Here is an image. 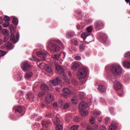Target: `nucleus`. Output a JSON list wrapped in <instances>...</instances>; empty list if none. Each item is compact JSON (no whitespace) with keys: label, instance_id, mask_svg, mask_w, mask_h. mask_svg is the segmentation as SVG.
I'll list each match as a JSON object with an SVG mask.
<instances>
[{"label":"nucleus","instance_id":"37","mask_svg":"<svg viewBox=\"0 0 130 130\" xmlns=\"http://www.w3.org/2000/svg\"><path fill=\"white\" fill-rule=\"evenodd\" d=\"M109 121H110V118L106 117L105 119V124H108Z\"/></svg>","mask_w":130,"mask_h":130},{"label":"nucleus","instance_id":"9","mask_svg":"<svg viewBox=\"0 0 130 130\" xmlns=\"http://www.w3.org/2000/svg\"><path fill=\"white\" fill-rule=\"evenodd\" d=\"M87 107H88V104H87L86 102H82L79 104V108L80 111H83V110H85Z\"/></svg>","mask_w":130,"mask_h":130},{"label":"nucleus","instance_id":"50","mask_svg":"<svg viewBox=\"0 0 130 130\" xmlns=\"http://www.w3.org/2000/svg\"><path fill=\"white\" fill-rule=\"evenodd\" d=\"M75 121H76V122H78V121H80V118H79L78 117H75Z\"/></svg>","mask_w":130,"mask_h":130},{"label":"nucleus","instance_id":"40","mask_svg":"<svg viewBox=\"0 0 130 130\" xmlns=\"http://www.w3.org/2000/svg\"><path fill=\"white\" fill-rule=\"evenodd\" d=\"M4 20L6 22H9V21H10V17L8 16H5L4 18Z\"/></svg>","mask_w":130,"mask_h":130},{"label":"nucleus","instance_id":"55","mask_svg":"<svg viewBox=\"0 0 130 130\" xmlns=\"http://www.w3.org/2000/svg\"><path fill=\"white\" fill-rule=\"evenodd\" d=\"M48 116L49 117H52V116H53V114L52 113H50L49 115H48Z\"/></svg>","mask_w":130,"mask_h":130},{"label":"nucleus","instance_id":"19","mask_svg":"<svg viewBox=\"0 0 130 130\" xmlns=\"http://www.w3.org/2000/svg\"><path fill=\"white\" fill-rule=\"evenodd\" d=\"M123 66L126 69H130V62L125 61L123 62Z\"/></svg>","mask_w":130,"mask_h":130},{"label":"nucleus","instance_id":"44","mask_svg":"<svg viewBox=\"0 0 130 130\" xmlns=\"http://www.w3.org/2000/svg\"><path fill=\"white\" fill-rule=\"evenodd\" d=\"M9 25H10V23L8 22H6L3 24V27H4V28H6V27H8Z\"/></svg>","mask_w":130,"mask_h":130},{"label":"nucleus","instance_id":"26","mask_svg":"<svg viewBox=\"0 0 130 130\" xmlns=\"http://www.w3.org/2000/svg\"><path fill=\"white\" fill-rule=\"evenodd\" d=\"M71 101L72 103H73V104H74L75 105L78 104V100L77 99L76 97H74L73 98H72Z\"/></svg>","mask_w":130,"mask_h":130},{"label":"nucleus","instance_id":"46","mask_svg":"<svg viewBox=\"0 0 130 130\" xmlns=\"http://www.w3.org/2000/svg\"><path fill=\"white\" fill-rule=\"evenodd\" d=\"M2 33L4 35H6V34L8 35V30L6 29H4L2 30Z\"/></svg>","mask_w":130,"mask_h":130},{"label":"nucleus","instance_id":"17","mask_svg":"<svg viewBox=\"0 0 130 130\" xmlns=\"http://www.w3.org/2000/svg\"><path fill=\"white\" fill-rule=\"evenodd\" d=\"M80 68V64L78 63H74L71 67V70L72 71H77L78 69H79Z\"/></svg>","mask_w":130,"mask_h":130},{"label":"nucleus","instance_id":"36","mask_svg":"<svg viewBox=\"0 0 130 130\" xmlns=\"http://www.w3.org/2000/svg\"><path fill=\"white\" fill-rule=\"evenodd\" d=\"M10 38V35H9V34L7 35L4 39V42H7V41H8V40H9V38Z\"/></svg>","mask_w":130,"mask_h":130},{"label":"nucleus","instance_id":"2","mask_svg":"<svg viewBox=\"0 0 130 130\" xmlns=\"http://www.w3.org/2000/svg\"><path fill=\"white\" fill-rule=\"evenodd\" d=\"M55 66L56 71L61 74L60 76L63 81L67 83V84H70V80H69V78H68V77H67V74L64 73V70L62 67L60 66L58 64H55Z\"/></svg>","mask_w":130,"mask_h":130},{"label":"nucleus","instance_id":"1","mask_svg":"<svg viewBox=\"0 0 130 130\" xmlns=\"http://www.w3.org/2000/svg\"><path fill=\"white\" fill-rule=\"evenodd\" d=\"M87 72L88 69L86 68H81L78 71L77 77L82 84H85L86 81L85 78L87 76Z\"/></svg>","mask_w":130,"mask_h":130},{"label":"nucleus","instance_id":"15","mask_svg":"<svg viewBox=\"0 0 130 130\" xmlns=\"http://www.w3.org/2000/svg\"><path fill=\"white\" fill-rule=\"evenodd\" d=\"M117 126V122L113 121L109 127V130H116Z\"/></svg>","mask_w":130,"mask_h":130},{"label":"nucleus","instance_id":"38","mask_svg":"<svg viewBox=\"0 0 130 130\" xmlns=\"http://www.w3.org/2000/svg\"><path fill=\"white\" fill-rule=\"evenodd\" d=\"M58 104L60 106V108L62 105H63V101L62 100H60L58 102Z\"/></svg>","mask_w":130,"mask_h":130},{"label":"nucleus","instance_id":"43","mask_svg":"<svg viewBox=\"0 0 130 130\" xmlns=\"http://www.w3.org/2000/svg\"><path fill=\"white\" fill-rule=\"evenodd\" d=\"M54 59H58L60 57V55H54L52 56Z\"/></svg>","mask_w":130,"mask_h":130},{"label":"nucleus","instance_id":"57","mask_svg":"<svg viewBox=\"0 0 130 130\" xmlns=\"http://www.w3.org/2000/svg\"><path fill=\"white\" fill-rule=\"evenodd\" d=\"M77 28L78 30H80V29H81V26H80V25H77Z\"/></svg>","mask_w":130,"mask_h":130},{"label":"nucleus","instance_id":"35","mask_svg":"<svg viewBox=\"0 0 130 130\" xmlns=\"http://www.w3.org/2000/svg\"><path fill=\"white\" fill-rule=\"evenodd\" d=\"M53 107L55 108H60V106L58 104V103L55 102L53 104Z\"/></svg>","mask_w":130,"mask_h":130},{"label":"nucleus","instance_id":"58","mask_svg":"<svg viewBox=\"0 0 130 130\" xmlns=\"http://www.w3.org/2000/svg\"><path fill=\"white\" fill-rule=\"evenodd\" d=\"M3 43L4 41H3V40L0 39V45H2V44H3Z\"/></svg>","mask_w":130,"mask_h":130},{"label":"nucleus","instance_id":"7","mask_svg":"<svg viewBox=\"0 0 130 130\" xmlns=\"http://www.w3.org/2000/svg\"><path fill=\"white\" fill-rule=\"evenodd\" d=\"M52 120H54V122L56 124V130L63 129V126L59 124L60 123V121H59V119H58V118H57L56 116H55V119L52 118Z\"/></svg>","mask_w":130,"mask_h":130},{"label":"nucleus","instance_id":"14","mask_svg":"<svg viewBox=\"0 0 130 130\" xmlns=\"http://www.w3.org/2000/svg\"><path fill=\"white\" fill-rule=\"evenodd\" d=\"M10 40L11 41L13 42V43H16V42H18V41H19V36L18 37L17 36V38H16L14 34H11Z\"/></svg>","mask_w":130,"mask_h":130},{"label":"nucleus","instance_id":"27","mask_svg":"<svg viewBox=\"0 0 130 130\" xmlns=\"http://www.w3.org/2000/svg\"><path fill=\"white\" fill-rule=\"evenodd\" d=\"M12 23H13V24H14V25H15V26H17V25H18V24L19 23L18 19L16 18L15 17H14L13 20L12 21Z\"/></svg>","mask_w":130,"mask_h":130},{"label":"nucleus","instance_id":"30","mask_svg":"<svg viewBox=\"0 0 130 130\" xmlns=\"http://www.w3.org/2000/svg\"><path fill=\"white\" fill-rule=\"evenodd\" d=\"M9 29H10L11 34L15 33V28H14V26L10 25H9Z\"/></svg>","mask_w":130,"mask_h":130},{"label":"nucleus","instance_id":"62","mask_svg":"<svg viewBox=\"0 0 130 130\" xmlns=\"http://www.w3.org/2000/svg\"><path fill=\"white\" fill-rule=\"evenodd\" d=\"M86 56H90V53H86Z\"/></svg>","mask_w":130,"mask_h":130},{"label":"nucleus","instance_id":"28","mask_svg":"<svg viewBox=\"0 0 130 130\" xmlns=\"http://www.w3.org/2000/svg\"><path fill=\"white\" fill-rule=\"evenodd\" d=\"M32 75L33 74L31 73V72H28L25 74V78L26 79H30V78L32 77Z\"/></svg>","mask_w":130,"mask_h":130},{"label":"nucleus","instance_id":"21","mask_svg":"<svg viewBox=\"0 0 130 130\" xmlns=\"http://www.w3.org/2000/svg\"><path fill=\"white\" fill-rule=\"evenodd\" d=\"M72 114L70 113V114H67L65 116V118L67 122H69V120H71V119H72Z\"/></svg>","mask_w":130,"mask_h":130},{"label":"nucleus","instance_id":"12","mask_svg":"<svg viewBox=\"0 0 130 130\" xmlns=\"http://www.w3.org/2000/svg\"><path fill=\"white\" fill-rule=\"evenodd\" d=\"M122 86L119 81H115L114 83V88L115 90H120Z\"/></svg>","mask_w":130,"mask_h":130},{"label":"nucleus","instance_id":"41","mask_svg":"<svg viewBox=\"0 0 130 130\" xmlns=\"http://www.w3.org/2000/svg\"><path fill=\"white\" fill-rule=\"evenodd\" d=\"M7 54L5 51L0 50V56H4Z\"/></svg>","mask_w":130,"mask_h":130},{"label":"nucleus","instance_id":"16","mask_svg":"<svg viewBox=\"0 0 130 130\" xmlns=\"http://www.w3.org/2000/svg\"><path fill=\"white\" fill-rule=\"evenodd\" d=\"M53 100V95L51 94H48L46 98V103L48 104H49Z\"/></svg>","mask_w":130,"mask_h":130},{"label":"nucleus","instance_id":"29","mask_svg":"<svg viewBox=\"0 0 130 130\" xmlns=\"http://www.w3.org/2000/svg\"><path fill=\"white\" fill-rule=\"evenodd\" d=\"M75 36V34L73 32H68L67 34V38H71V37H74Z\"/></svg>","mask_w":130,"mask_h":130},{"label":"nucleus","instance_id":"54","mask_svg":"<svg viewBox=\"0 0 130 130\" xmlns=\"http://www.w3.org/2000/svg\"><path fill=\"white\" fill-rule=\"evenodd\" d=\"M75 45H76V46H78V45H79V42H78V41H75Z\"/></svg>","mask_w":130,"mask_h":130},{"label":"nucleus","instance_id":"42","mask_svg":"<svg viewBox=\"0 0 130 130\" xmlns=\"http://www.w3.org/2000/svg\"><path fill=\"white\" fill-rule=\"evenodd\" d=\"M70 107V105L68 103H66L64 105L63 107V109H68Z\"/></svg>","mask_w":130,"mask_h":130},{"label":"nucleus","instance_id":"53","mask_svg":"<svg viewBox=\"0 0 130 130\" xmlns=\"http://www.w3.org/2000/svg\"><path fill=\"white\" fill-rule=\"evenodd\" d=\"M95 128H92L91 127H88L86 129V130H94Z\"/></svg>","mask_w":130,"mask_h":130},{"label":"nucleus","instance_id":"24","mask_svg":"<svg viewBox=\"0 0 130 130\" xmlns=\"http://www.w3.org/2000/svg\"><path fill=\"white\" fill-rule=\"evenodd\" d=\"M80 114L82 116H87L89 114V112L87 110L80 111Z\"/></svg>","mask_w":130,"mask_h":130},{"label":"nucleus","instance_id":"52","mask_svg":"<svg viewBox=\"0 0 130 130\" xmlns=\"http://www.w3.org/2000/svg\"><path fill=\"white\" fill-rule=\"evenodd\" d=\"M71 81L72 83H74V84H76L77 83V81H76V79L74 78H72Z\"/></svg>","mask_w":130,"mask_h":130},{"label":"nucleus","instance_id":"45","mask_svg":"<svg viewBox=\"0 0 130 130\" xmlns=\"http://www.w3.org/2000/svg\"><path fill=\"white\" fill-rule=\"evenodd\" d=\"M90 122L91 123V124H94L95 123V120L94 119V118L91 117L90 120Z\"/></svg>","mask_w":130,"mask_h":130},{"label":"nucleus","instance_id":"60","mask_svg":"<svg viewBox=\"0 0 130 130\" xmlns=\"http://www.w3.org/2000/svg\"><path fill=\"white\" fill-rule=\"evenodd\" d=\"M125 2H126L127 4L130 2V0H125Z\"/></svg>","mask_w":130,"mask_h":130},{"label":"nucleus","instance_id":"6","mask_svg":"<svg viewBox=\"0 0 130 130\" xmlns=\"http://www.w3.org/2000/svg\"><path fill=\"white\" fill-rule=\"evenodd\" d=\"M92 26H89L87 28V32H83L82 35L81 37L83 38V40H85L86 38L88 37V36H90L91 34H92Z\"/></svg>","mask_w":130,"mask_h":130},{"label":"nucleus","instance_id":"18","mask_svg":"<svg viewBox=\"0 0 130 130\" xmlns=\"http://www.w3.org/2000/svg\"><path fill=\"white\" fill-rule=\"evenodd\" d=\"M43 126H45V127H48L50 125H51V123L49 121H44L42 122Z\"/></svg>","mask_w":130,"mask_h":130},{"label":"nucleus","instance_id":"63","mask_svg":"<svg viewBox=\"0 0 130 130\" xmlns=\"http://www.w3.org/2000/svg\"><path fill=\"white\" fill-rule=\"evenodd\" d=\"M56 91H57L58 92H59V89H58V88H56Z\"/></svg>","mask_w":130,"mask_h":130},{"label":"nucleus","instance_id":"39","mask_svg":"<svg viewBox=\"0 0 130 130\" xmlns=\"http://www.w3.org/2000/svg\"><path fill=\"white\" fill-rule=\"evenodd\" d=\"M44 95H45V92L44 91H41L38 93V97H42Z\"/></svg>","mask_w":130,"mask_h":130},{"label":"nucleus","instance_id":"10","mask_svg":"<svg viewBox=\"0 0 130 130\" xmlns=\"http://www.w3.org/2000/svg\"><path fill=\"white\" fill-rule=\"evenodd\" d=\"M22 70L23 71H28V70H29V69H30V65H29V64L28 63V62L27 61H24L23 62H22L21 63V66Z\"/></svg>","mask_w":130,"mask_h":130},{"label":"nucleus","instance_id":"48","mask_svg":"<svg viewBox=\"0 0 130 130\" xmlns=\"http://www.w3.org/2000/svg\"><path fill=\"white\" fill-rule=\"evenodd\" d=\"M75 59H76V60H81V57L79 56H76L75 57Z\"/></svg>","mask_w":130,"mask_h":130},{"label":"nucleus","instance_id":"23","mask_svg":"<svg viewBox=\"0 0 130 130\" xmlns=\"http://www.w3.org/2000/svg\"><path fill=\"white\" fill-rule=\"evenodd\" d=\"M45 65V70H46L48 73H52V68L48 65Z\"/></svg>","mask_w":130,"mask_h":130},{"label":"nucleus","instance_id":"4","mask_svg":"<svg viewBox=\"0 0 130 130\" xmlns=\"http://www.w3.org/2000/svg\"><path fill=\"white\" fill-rule=\"evenodd\" d=\"M111 72L114 75H120L122 73V69L119 64H116L112 67Z\"/></svg>","mask_w":130,"mask_h":130},{"label":"nucleus","instance_id":"13","mask_svg":"<svg viewBox=\"0 0 130 130\" xmlns=\"http://www.w3.org/2000/svg\"><path fill=\"white\" fill-rule=\"evenodd\" d=\"M98 90L100 93H101V94H105V93H106V87H105L104 85L99 86Z\"/></svg>","mask_w":130,"mask_h":130},{"label":"nucleus","instance_id":"8","mask_svg":"<svg viewBox=\"0 0 130 130\" xmlns=\"http://www.w3.org/2000/svg\"><path fill=\"white\" fill-rule=\"evenodd\" d=\"M63 92V96L67 98L69 95H71V94H73L72 90L69 89L68 88H64L62 89Z\"/></svg>","mask_w":130,"mask_h":130},{"label":"nucleus","instance_id":"20","mask_svg":"<svg viewBox=\"0 0 130 130\" xmlns=\"http://www.w3.org/2000/svg\"><path fill=\"white\" fill-rule=\"evenodd\" d=\"M37 54L38 56H40V57H46V54L42 51L37 52Z\"/></svg>","mask_w":130,"mask_h":130},{"label":"nucleus","instance_id":"59","mask_svg":"<svg viewBox=\"0 0 130 130\" xmlns=\"http://www.w3.org/2000/svg\"><path fill=\"white\" fill-rule=\"evenodd\" d=\"M68 75H69V77H72V73L69 72Z\"/></svg>","mask_w":130,"mask_h":130},{"label":"nucleus","instance_id":"25","mask_svg":"<svg viewBox=\"0 0 130 130\" xmlns=\"http://www.w3.org/2000/svg\"><path fill=\"white\" fill-rule=\"evenodd\" d=\"M103 23L102 21L96 22L95 24V28H99V27H102L103 26Z\"/></svg>","mask_w":130,"mask_h":130},{"label":"nucleus","instance_id":"33","mask_svg":"<svg viewBox=\"0 0 130 130\" xmlns=\"http://www.w3.org/2000/svg\"><path fill=\"white\" fill-rule=\"evenodd\" d=\"M85 47H86L85 45H84V44L80 45V46H79L80 51H83V50H84V49H85Z\"/></svg>","mask_w":130,"mask_h":130},{"label":"nucleus","instance_id":"49","mask_svg":"<svg viewBox=\"0 0 130 130\" xmlns=\"http://www.w3.org/2000/svg\"><path fill=\"white\" fill-rule=\"evenodd\" d=\"M100 130H106V127H105V126H101L100 128Z\"/></svg>","mask_w":130,"mask_h":130},{"label":"nucleus","instance_id":"32","mask_svg":"<svg viewBox=\"0 0 130 130\" xmlns=\"http://www.w3.org/2000/svg\"><path fill=\"white\" fill-rule=\"evenodd\" d=\"M78 128H79V125H73L71 127L70 130H78Z\"/></svg>","mask_w":130,"mask_h":130},{"label":"nucleus","instance_id":"22","mask_svg":"<svg viewBox=\"0 0 130 130\" xmlns=\"http://www.w3.org/2000/svg\"><path fill=\"white\" fill-rule=\"evenodd\" d=\"M41 89L42 90H44V91H48L49 90V87L46 84H43L41 86Z\"/></svg>","mask_w":130,"mask_h":130},{"label":"nucleus","instance_id":"61","mask_svg":"<svg viewBox=\"0 0 130 130\" xmlns=\"http://www.w3.org/2000/svg\"><path fill=\"white\" fill-rule=\"evenodd\" d=\"M80 98H81V99H84V95H81V96H80Z\"/></svg>","mask_w":130,"mask_h":130},{"label":"nucleus","instance_id":"5","mask_svg":"<svg viewBox=\"0 0 130 130\" xmlns=\"http://www.w3.org/2000/svg\"><path fill=\"white\" fill-rule=\"evenodd\" d=\"M59 83H61V79L59 77H56V79L49 81L48 84L51 87L52 86H57Z\"/></svg>","mask_w":130,"mask_h":130},{"label":"nucleus","instance_id":"3","mask_svg":"<svg viewBox=\"0 0 130 130\" xmlns=\"http://www.w3.org/2000/svg\"><path fill=\"white\" fill-rule=\"evenodd\" d=\"M54 42H57V43H58L59 44H61V45H62V44H61V42H60L59 40H54V41L50 40L48 43V48H51V49L53 50V51H55V52L59 51V50L60 49V48L55 45V44H53Z\"/></svg>","mask_w":130,"mask_h":130},{"label":"nucleus","instance_id":"56","mask_svg":"<svg viewBox=\"0 0 130 130\" xmlns=\"http://www.w3.org/2000/svg\"><path fill=\"white\" fill-rule=\"evenodd\" d=\"M3 23V18L0 17V24Z\"/></svg>","mask_w":130,"mask_h":130},{"label":"nucleus","instance_id":"34","mask_svg":"<svg viewBox=\"0 0 130 130\" xmlns=\"http://www.w3.org/2000/svg\"><path fill=\"white\" fill-rule=\"evenodd\" d=\"M16 112H18L19 113H21L22 112V108H21L20 106H18L16 108L15 110Z\"/></svg>","mask_w":130,"mask_h":130},{"label":"nucleus","instance_id":"47","mask_svg":"<svg viewBox=\"0 0 130 130\" xmlns=\"http://www.w3.org/2000/svg\"><path fill=\"white\" fill-rule=\"evenodd\" d=\"M125 57H130V52H127L125 53L124 55Z\"/></svg>","mask_w":130,"mask_h":130},{"label":"nucleus","instance_id":"11","mask_svg":"<svg viewBox=\"0 0 130 130\" xmlns=\"http://www.w3.org/2000/svg\"><path fill=\"white\" fill-rule=\"evenodd\" d=\"M3 48H7V49H9V50H11L14 48V45L12 44V43H10L9 42H7L3 46Z\"/></svg>","mask_w":130,"mask_h":130},{"label":"nucleus","instance_id":"51","mask_svg":"<svg viewBox=\"0 0 130 130\" xmlns=\"http://www.w3.org/2000/svg\"><path fill=\"white\" fill-rule=\"evenodd\" d=\"M110 112L111 114H112V115H113V114H114V113H113V108L110 109Z\"/></svg>","mask_w":130,"mask_h":130},{"label":"nucleus","instance_id":"31","mask_svg":"<svg viewBox=\"0 0 130 130\" xmlns=\"http://www.w3.org/2000/svg\"><path fill=\"white\" fill-rule=\"evenodd\" d=\"M92 114H93L94 116H95V117H97V116L101 114V112H99L98 111H95L92 113Z\"/></svg>","mask_w":130,"mask_h":130},{"label":"nucleus","instance_id":"64","mask_svg":"<svg viewBox=\"0 0 130 130\" xmlns=\"http://www.w3.org/2000/svg\"><path fill=\"white\" fill-rule=\"evenodd\" d=\"M105 69H106V70H108V66H106V67H105Z\"/></svg>","mask_w":130,"mask_h":130}]
</instances>
